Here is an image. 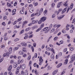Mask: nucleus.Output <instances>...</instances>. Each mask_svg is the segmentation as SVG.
Here are the masks:
<instances>
[{"label": "nucleus", "mask_w": 75, "mask_h": 75, "mask_svg": "<svg viewBox=\"0 0 75 75\" xmlns=\"http://www.w3.org/2000/svg\"><path fill=\"white\" fill-rule=\"evenodd\" d=\"M42 62H43V59H42V57L40 56L39 58V64L40 65H41L42 64Z\"/></svg>", "instance_id": "f257e3e1"}, {"label": "nucleus", "mask_w": 75, "mask_h": 75, "mask_svg": "<svg viewBox=\"0 0 75 75\" xmlns=\"http://www.w3.org/2000/svg\"><path fill=\"white\" fill-rule=\"evenodd\" d=\"M47 51H52L54 53H55V52H54V50L53 49V48H52V49L50 47H48L47 48Z\"/></svg>", "instance_id": "f03ea898"}, {"label": "nucleus", "mask_w": 75, "mask_h": 75, "mask_svg": "<svg viewBox=\"0 0 75 75\" xmlns=\"http://www.w3.org/2000/svg\"><path fill=\"white\" fill-rule=\"evenodd\" d=\"M71 59L74 61L75 60V54L72 55L71 57Z\"/></svg>", "instance_id": "7ed1b4c3"}, {"label": "nucleus", "mask_w": 75, "mask_h": 75, "mask_svg": "<svg viewBox=\"0 0 75 75\" xmlns=\"http://www.w3.org/2000/svg\"><path fill=\"white\" fill-rule=\"evenodd\" d=\"M44 22V21H45L46 19H47V17L45 16L43 17L40 19Z\"/></svg>", "instance_id": "20e7f679"}, {"label": "nucleus", "mask_w": 75, "mask_h": 75, "mask_svg": "<svg viewBox=\"0 0 75 75\" xmlns=\"http://www.w3.org/2000/svg\"><path fill=\"white\" fill-rule=\"evenodd\" d=\"M41 12L40 11H39V10H37V14H36V16H37L38 17V16H40V13Z\"/></svg>", "instance_id": "39448f33"}, {"label": "nucleus", "mask_w": 75, "mask_h": 75, "mask_svg": "<svg viewBox=\"0 0 75 75\" xmlns=\"http://www.w3.org/2000/svg\"><path fill=\"white\" fill-rule=\"evenodd\" d=\"M73 7H72V6H70L68 8V9L67 10V13L69 11V10H71L72 8Z\"/></svg>", "instance_id": "423d86ee"}, {"label": "nucleus", "mask_w": 75, "mask_h": 75, "mask_svg": "<svg viewBox=\"0 0 75 75\" xmlns=\"http://www.w3.org/2000/svg\"><path fill=\"white\" fill-rule=\"evenodd\" d=\"M21 45L23 47H25L27 46V43L25 42H22L21 43Z\"/></svg>", "instance_id": "0eeeda50"}, {"label": "nucleus", "mask_w": 75, "mask_h": 75, "mask_svg": "<svg viewBox=\"0 0 75 75\" xmlns=\"http://www.w3.org/2000/svg\"><path fill=\"white\" fill-rule=\"evenodd\" d=\"M58 72L57 70H54L52 73V75H55Z\"/></svg>", "instance_id": "6e6552de"}, {"label": "nucleus", "mask_w": 75, "mask_h": 75, "mask_svg": "<svg viewBox=\"0 0 75 75\" xmlns=\"http://www.w3.org/2000/svg\"><path fill=\"white\" fill-rule=\"evenodd\" d=\"M25 68V64H23L22 66V69L23 70H24Z\"/></svg>", "instance_id": "1a4fd4ad"}, {"label": "nucleus", "mask_w": 75, "mask_h": 75, "mask_svg": "<svg viewBox=\"0 0 75 75\" xmlns=\"http://www.w3.org/2000/svg\"><path fill=\"white\" fill-rule=\"evenodd\" d=\"M12 66L11 65H10V66H9L8 68V71H11V69H12Z\"/></svg>", "instance_id": "9d476101"}, {"label": "nucleus", "mask_w": 75, "mask_h": 75, "mask_svg": "<svg viewBox=\"0 0 75 75\" xmlns=\"http://www.w3.org/2000/svg\"><path fill=\"white\" fill-rule=\"evenodd\" d=\"M67 8L66 7L65 8H64V9L62 11V14H64V13H65V12H66V11H67Z\"/></svg>", "instance_id": "9b49d317"}, {"label": "nucleus", "mask_w": 75, "mask_h": 75, "mask_svg": "<svg viewBox=\"0 0 75 75\" xmlns=\"http://www.w3.org/2000/svg\"><path fill=\"white\" fill-rule=\"evenodd\" d=\"M25 37H24V38L25 40H26V39H27L28 38V36L27 35V34H25Z\"/></svg>", "instance_id": "f8f14e48"}, {"label": "nucleus", "mask_w": 75, "mask_h": 75, "mask_svg": "<svg viewBox=\"0 0 75 75\" xmlns=\"http://www.w3.org/2000/svg\"><path fill=\"white\" fill-rule=\"evenodd\" d=\"M64 17V15L61 16L58 18V19L60 20H61L62 18Z\"/></svg>", "instance_id": "ddd939ff"}, {"label": "nucleus", "mask_w": 75, "mask_h": 75, "mask_svg": "<svg viewBox=\"0 0 75 75\" xmlns=\"http://www.w3.org/2000/svg\"><path fill=\"white\" fill-rule=\"evenodd\" d=\"M67 3H68V1H67L66 2H65L64 3L63 5L64 6H65L66 7H68V4H67Z\"/></svg>", "instance_id": "4468645a"}, {"label": "nucleus", "mask_w": 75, "mask_h": 75, "mask_svg": "<svg viewBox=\"0 0 75 75\" xmlns=\"http://www.w3.org/2000/svg\"><path fill=\"white\" fill-rule=\"evenodd\" d=\"M31 30V28L30 27H28L25 29V31H29Z\"/></svg>", "instance_id": "2eb2a0df"}, {"label": "nucleus", "mask_w": 75, "mask_h": 75, "mask_svg": "<svg viewBox=\"0 0 75 75\" xmlns=\"http://www.w3.org/2000/svg\"><path fill=\"white\" fill-rule=\"evenodd\" d=\"M61 4H62V2H60L57 5V6L58 8H59V7H60V5H61Z\"/></svg>", "instance_id": "dca6fc26"}, {"label": "nucleus", "mask_w": 75, "mask_h": 75, "mask_svg": "<svg viewBox=\"0 0 75 75\" xmlns=\"http://www.w3.org/2000/svg\"><path fill=\"white\" fill-rule=\"evenodd\" d=\"M42 22H43V21L40 19V20L38 22V24H40L42 23Z\"/></svg>", "instance_id": "f3484780"}, {"label": "nucleus", "mask_w": 75, "mask_h": 75, "mask_svg": "<svg viewBox=\"0 0 75 75\" xmlns=\"http://www.w3.org/2000/svg\"><path fill=\"white\" fill-rule=\"evenodd\" d=\"M12 48L11 47L9 49V52H10L11 53V52H12Z\"/></svg>", "instance_id": "a211bd4d"}, {"label": "nucleus", "mask_w": 75, "mask_h": 75, "mask_svg": "<svg viewBox=\"0 0 75 75\" xmlns=\"http://www.w3.org/2000/svg\"><path fill=\"white\" fill-rule=\"evenodd\" d=\"M13 67L14 68H16L17 67V64H16V63H14L13 64Z\"/></svg>", "instance_id": "6ab92c4d"}, {"label": "nucleus", "mask_w": 75, "mask_h": 75, "mask_svg": "<svg viewBox=\"0 0 75 75\" xmlns=\"http://www.w3.org/2000/svg\"><path fill=\"white\" fill-rule=\"evenodd\" d=\"M48 27H46L43 29V31H45L48 30Z\"/></svg>", "instance_id": "aec40b11"}, {"label": "nucleus", "mask_w": 75, "mask_h": 75, "mask_svg": "<svg viewBox=\"0 0 75 75\" xmlns=\"http://www.w3.org/2000/svg\"><path fill=\"white\" fill-rule=\"evenodd\" d=\"M24 74L25 75H28V71H25L24 72Z\"/></svg>", "instance_id": "412c9836"}, {"label": "nucleus", "mask_w": 75, "mask_h": 75, "mask_svg": "<svg viewBox=\"0 0 75 75\" xmlns=\"http://www.w3.org/2000/svg\"><path fill=\"white\" fill-rule=\"evenodd\" d=\"M68 59H65V61L64 62V64L66 65L67 64V63H68Z\"/></svg>", "instance_id": "4be33fe9"}, {"label": "nucleus", "mask_w": 75, "mask_h": 75, "mask_svg": "<svg viewBox=\"0 0 75 75\" xmlns=\"http://www.w3.org/2000/svg\"><path fill=\"white\" fill-rule=\"evenodd\" d=\"M24 29H23L19 33V34H23L24 33Z\"/></svg>", "instance_id": "5701e85b"}, {"label": "nucleus", "mask_w": 75, "mask_h": 75, "mask_svg": "<svg viewBox=\"0 0 75 75\" xmlns=\"http://www.w3.org/2000/svg\"><path fill=\"white\" fill-rule=\"evenodd\" d=\"M35 73L36 75H38V72L37 70L36 69L35 70Z\"/></svg>", "instance_id": "b1692460"}, {"label": "nucleus", "mask_w": 75, "mask_h": 75, "mask_svg": "<svg viewBox=\"0 0 75 75\" xmlns=\"http://www.w3.org/2000/svg\"><path fill=\"white\" fill-rule=\"evenodd\" d=\"M18 47H14L13 49V50H14V51H16V50H18Z\"/></svg>", "instance_id": "393cba45"}, {"label": "nucleus", "mask_w": 75, "mask_h": 75, "mask_svg": "<svg viewBox=\"0 0 75 75\" xmlns=\"http://www.w3.org/2000/svg\"><path fill=\"white\" fill-rule=\"evenodd\" d=\"M41 30V28H39L37 30H36V32H38V31H40V30Z\"/></svg>", "instance_id": "a878e982"}, {"label": "nucleus", "mask_w": 75, "mask_h": 75, "mask_svg": "<svg viewBox=\"0 0 75 75\" xmlns=\"http://www.w3.org/2000/svg\"><path fill=\"white\" fill-rule=\"evenodd\" d=\"M62 52H60L59 53L58 56H59V57H61V56H62Z\"/></svg>", "instance_id": "bb28decb"}, {"label": "nucleus", "mask_w": 75, "mask_h": 75, "mask_svg": "<svg viewBox=\"0 0 75 75\" xmlns=\"http://www.w3.org/2000/svg\"><path fill=\"white\" fill-rule=\"evenodd\" d=\"M19 54L20 55H23V54H24V53L23 52L21 51L19 52Z\"/></svg>", "instance_id": "cd10ccee"}, {"label": "nucleus", "mask_w": 75, "mask_h": 75, "mask_svg": "<svg viewBox=\"0 0 75 75\" xmlns=\"http://www.w3.org/2000/svg\"><path fill=\"white\" fill-rule=\"evenodd\" d=\"M36 15H37V13L35 14L32 13L31 15V17H33V16H36Z\"/></svg>", "instance_id": "c85d7f7f"}, {"label": "nucleus", "mask_w": 75, "mask_h": 75, "mask_svg": "<svg viewBox=\"0 0 75 75\" xmlns=\"http://www.w3.org/2000/svg\"><path fill=\"white\" fill-rule=\"evenodd\" d=\"M37 53H36L35 54L34 56L33 57V58H37Z\"/></svg>", "instance_id": "c756f323"}, {"label": "nucleus", "mask_w": 75, "mask_h": 75, "mask_svg": "<svg viewBox=\"0 0 75 75\" xmlns=\"http://www.w3.org/2000/svg\"><path fill=\"white\" fill-rule=\"evenodd\" d=\"M22 20V18H20L18 19L17 20V22H18L20 21H21Z\"/></svg>", "instance_id": "7c9ffc66"}, {"label": "nucleus", "mask_w": 75, "mask_h": 75, "mask_svg": "<svg viewBox=\"0 0 75 75\" xmlns=\"http://www.w3.org/2000/svg\"><path fill=\"white\" fill-rule=\"evenodd\" d=\"M33 11H34V10H33L32 9H30V10L29 12H30V13H33Z\"/></svg>", "instance_id": "2f4dec72"}, {"label": "nucleus", "mask_w": 75, "mask_h": 75, "mask_svg": "<svg viewBox=\"0 0 75 75\" xmlns=\"http://www.w3.org/2000/svg\"><path fill=\"white\" fill-rule=\"evenodd\" d=\"M1 47L2 49H4V48H5V45H1Z\"/></svg>", "instance_id": "473e14b6"}, {"label": "nucleus", "mask_w": 75, "mask_h": 75, "mask_svg": "<svg viewBox=\"0 0 75 75\" xmlns=\"http://www.w3.org/2000/svg\"><path fill=\"white\" fill-rule=\"evenodd\" d=\"M70 48V50L71 51H72L73 50H74V47H70L69 48Z\"/></svg>", "instance_id": "72a5a7b5"}, {"label": "nucleus", "mask_w": 75, "mask_h": 75, "mask_svg": "<svg viewBox=\"0 0 75 75\" xmlns=\"http://www.w3.org/2000/svg\"><path fill=\"white\" fill-rule=\"evenodd\" d=\"M6 56H7V57H9V53L8 52H7L6 53Z\"/></svg>", "instance_id": "f704fd0d"}, {"label": "nucleus", "mask_w": 75, "mask_h": 75, "mask_svg": "<svg viewBox=\"0 0 75 75\" xmlns=\"http://www.w3.org/2000/svg\"><path fill=\"white\" fill-rule=\"evenodd\" d=\"M44 26V23H42V24L40 26V28H42V27H43Z\"/></svg>", "instance_id": "c9c22d12"}, {"label": "nucleus", "mask_w": 75, "mask_h": 75, "mask_svg": "<svg viewBox=\"0 0 75 75\" xmlns=\"http://www.w3.org/2000/svg\"><path fill=\"white\" fill-rule=\"evenodd\" d=\"M56 15L55 14H53L52 16V18H55V17Z\"/></svg>", "instance_id": "e433bc0d"}, {"label": "nucleus", "mask_w": 75, "mask_h": 75, "mask_svg": "<svg viewBox=\"0 0 75 75\" xmlns=\"http://www.w3.org/2000/svg\"><path fill=\"white\" fill-rule=\"evenodd\" d=\"M52 27V24H51L49 27V30H51V29Z\"/></svg>", "instance_id": "4c0bfd02"}, {"label": "nucleus", "mask_w": 75, "mask_h": 75, "mask_svg": "<svg viewBox=\"0 0 75 75\" xmlns=\"http://www.w3.org/2000/svg\"><path fill=\"white\" fill-rule=\"evenodd\" d=\"M23 61V60H20V59H19V60H18V64H20V63H21V61Z\"/></svg>", "instance_id": "58836bf2"}, {"label": "nucleus", "mask_w": 75, "mask_h": 75, "mask_svg": "<svg viewBox=\"0 0 75 75\" xmlns=\"http://www.w3.org/2000/svg\"><path fill=\"white\" fill-rule=\"evenodd\" d=\"M20 13H21V14H24V11H23V10H21L20 11Z\"/></svg>", "instance_id": "ea45409f"}, {"label": "nucleus", "mask_w": 75, "mask_h": 75, "mask_svg": "<svg viewBox=\"0 0 75 75\" xmlns=\"http://www.w3.org/2000/svg\"><path fill=\"white\" fill-rule=\"evenodd\" d=\"M51 58H52V59H54V55H52L51 56Z\"/></svg>", "instance_id": "a19ab883"}, {"label": "nucleus", "mask_w": 75, "mask_h": 75, "mask_svg": "<svg viewBox=\"0 0 75 75\" xmlns=\"http://www.w3.org/2000/svg\"><path fill=\"white\" fill-rule=\"evenodd\" d=\"M8 4H9L8 5V6L9 7H10L11 6V4H10L9 3H8V2L7 4V6H8Z\"/></svg>", "instance_id": "79ce46f5"}, {"label": "nucleus", "mask_w": 75, "mask_h": 75, "mask_svg": "<svg viewBox=\"0 0 75 75\" xmlns=\"http://www.w3.org/2000/svg\"><path fill=\"white\" fill-rule=\"evenodd\" d=\"M16 9H14L12 11V13H16Z\"/></svg>", "instance_id": "37998d69"}, {"label": "nucleus", "mask_w": 75, "mask_h": 75, "mask_svg": "<svg viewBox=\"0 0 75 75\" xmlns=\"http://www.w3.org/2000/svg\"><path fill=\"white\" fill-rule=\"evenodd\" d=\"M31 59V56L29 55L28 57V60H30Z\"/></svg>", "instance_id": "c03bdc74"}, {"label": "nucleus", "mask_w": 75, "mask_h": 75, "mask_svg": "<svg viewBox=\"0 0 75 75\" xmlns=\"http://www.w3.org/2000/svg\"><path fill=\"white\" fill-rule=\"evenodd\" d=\"M52 7H55V4L53 3L52 4Z\"/></svg>", "instance_id": "a18cd8bd"}, {"label": "nucleus", "mask_w": 75, "mask_h": 75, "mask_svg": "<svg viewBox=\"0 0 75 75\" xmlns=\"http://www.w3.org/2000/svg\"><path fill=\"white\" fill-rule=\"evenodd\" d=\"M8 73L9 75H13V73L11 72H9Z\"/></svg>", "instance_id": "49530a36"}, {"label": "nucleus", "mask_w": 75, "mask_h": 75, "mask_svg": "<svg viewBox=\"0 0 75 75\" xmlns=\"http://www.w3.org/2000/svg\"><path fill=\"white\" fill-rule=\"evenodd\" d=\"M55 28L52 29V30H51V31L52 33H53V32H54V31H55Z\"/></svg>", "instance_id": "de8ad7c7"}, {"label": "nucleus", "mask_w": 75, "mask_h": 75, "mask_svg": "<svg viewBox=\"0 0 75 75\" xmlns=\"http://www.w3.org/2000/svg\"><path fill=\"white\" fill-rule=\"evenodd\" d=\"M62 32L63 33H66V31L65 30H62Z\"/></svg>", "instance_id": "09e8293b"}, {"label": "nucleus", "mask_w": 75, "mask_h": 75, "mask_svg": "<svg viewBox=\"0 0 75 75\" xmlns=\"http://www.w3.org/2000/svg\"><path fill=\"white\" fill-rule=\"evenodd\" d=\"M36 21L35 20H34L33 21H32V24H35V23H36Z\"/></svg>", "instance_id": "8fccbe9b"}, {"label": "nucleus", "mask_w": 75, "mask_h": 75, "mask_svg": "<svg viewBox=\"0 0 75 75\" xmlns=\"http://www.w3.org/2000/svg\"><path fill=\"white\" fill-rule=\"evenodd\" d=\"M50 67V66H49L48 67V69L47 70H50V69H51V67Z\"/></svg>", "instance_id": "3c124183"}, {"label": "nucleus", "mask_w": 75, "mask_h": 75, "mask_svg": "<svg viewBox=\"0 0 75 75\" xmlns=\"http://www.w3.org/2000/svg\"><path fill=\"white\" fill-rule=\"evenodd\" d=\"M74 61L73 60L71 59V60L69 62L70 64H71V63H72L73 62H74Z\"/></svg>", "instance_id": "603ef678"}, {"label": "nucleus", "mask_w": 75, "mask_h": 75, "mask_svg": "<svg viewBox=\"0 0 75 75\" xmlns=\"http://www.w3.org/2000/svg\"><path fill=\"white\" fill-rule=\"evenodd\" d=\"M20 67H18L17 68V71H20Z\"/></svg>", "instance_id": "864d4df0"}, {"label": "nucleus", "mask_w": 75, "mask_h": 75, "mask_svg": "<svg viewBox=\"0 0 75 75\" xmlns=\"http://www.w3.org/2000/svg\"><path fill=\"white\" fill-rule=\"evenodd\" d=\"M57 38H58V37H55L54 38V40L56 41V40H57Z\"/></svg>", "instance_id": "5fc2aeb1"}, {"label": "nucleus", "mask_w": 75, "mask_h": 75, "mask_svg": "<svg viewBox=\"0 0 75 75\" xmlns=\"http://www.w3.org/2000/svg\"><path fill=\"white\" fill-rule=\"evenodd\" d=\"M59 43L61 44H63V43H64V41H63L62 40L60 41L59 42Z\"/></svg>", "instance_id": "6e6d98bb"}, {"label": "nucleus", "mask_w": 75, "mask_h": 75, "mask_svg": "<svg viewBox=\"0 0 75 75\" xmlns=\"http://www.w3.org/2000/svg\"><path fill=\"white\" fill-rule=\"evenodd\" d=\"M42 11H43V9L41 8L40 9V11H39V12H40V13H42Z\"/></svg>", "instance_id": "4d7b16f0"}, {"label": "nucleus", "mask_w": 75, "mask_h": 75, "mask_svg": "<svg viewBox=\"0 0 75 75\" xmlns=\"http://www.w3.org/2000/svg\"><path fill=\"white\" fill-rule=\"evenodd\" d=\"M54 28H56V27H57V24H55L53 25Z\"/></svg>", "instance_id": "13d9d810"}, {"label": "nucleus", "mask_w": 75, "mask_h": 75, "mask_svg": "<svg viewBox=\"0 0 75 75\" xmlns=\"http://www.w3.org/2000/svg\"><path fill=\"white\" fill-rule=\"evenodd\" d=\"M7 19V16H5L4 17V20H6Z\"/></svg>", "instance_id": "bf43d9fd"}, {"label": "nucleus", "mask_w": 75, "mask_h": 75, "mask_svg": "<svg viewBox=\"0 0 75 75\" xmlns=\"http://www.w3.org/2000/svg\"><path fill=\"white\" fill-rule=\"evenodd\" d=\"M24 72L23 71H22L21 72V74L22 75H24Z\"/></svg>", "instance_id": "052dcab7"}, {"label": "nucleus", "mask_w": 75, "mask_h": 75, "mask_svg": "<svg viewBox=\"0 0 75 75\" xmlns=\"http://www.w3.org/2000/svg\"><path fill=\"white\" fill-rule=\"evenodd\" d=\"M65 72L64 71H63V72L61 73V75H63L64 73H65Z\"/></svg>", "instance_id": "680f3d73"}, {"label": "nucleus", "mask_w": 75, "mask_h": 75, "mask_svg": "<svg viewBox=\"0 0 75 75\" xmlns=\"http://www.w3.org/2000/svg\"><path fill=\"white\" fill-rule=\"evenodd\" d=\"M3 58H1V59H0V63L1 62H2V61H3Z\"/></svg>", "instance_id": "e2e57ef3"}, {"label": "nucleus", "mask_w": 75, "mask_h": 75, "mask_svg": "<svg viewBox=\"0 0 75 75\" xmlns=\"http://www.w3.org/2000/svg\"><path fill=\"white\" fill-rule=\"evenodd\" d=\"M11 64H13V63H14V61H13V60H11Z\"/></svg>", "instance_id": "0e129e2a"}, {"label": "nucleus", "mask_w": 75, "mask_h": 75, "mask_svg": "<svg viewBox=\"0 0 75 75\" xmlns=\"http://www.w3.org/2000/svg\"><path fill=\"white\" fill-rule=\"evenodd\" d=\"M67 48H66L64 50V52H67Z\"/></svg>", "instance_id": "69168bd1"}, {"label": "nucleus", "mask_w": 75, "mask_h": 75, "mask_svg": "<svg viewBox=\"0 0 75 75\" xmlns=\"http://www.w3.org/2000/svg\"><path fill=\"white\" fill-rule=\"evenodd\" d=\"M72 67V65H70L68 67V68L69 69L71 68Z\"/></svg>", "instance_id": "338daca9"}, {"label": "nucleus", "mask_w": 75, "mask_h": 75, "mask_svg": "<svg viewBox=\"0 0 75 75\" xmlns=\"http://www.w3.org/2000/svg\"><path fill=\"white\" fill-rule=\"evenodd\" d=\"M38 27V26H34L33 27V28H37Z\"/></svg>", "instance_id": "774afa93"}]
</instances>
